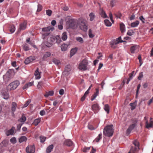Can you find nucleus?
<instances>
[{"label":"nucleus","instance_id":"cd10ccee","mask_svg":"<svg viewBox=\"0 0 153 153\" xmlns=\"http://www.w3.org/2000/svg\"><path fill=\"white\" fill-rule=\"evenodd\" d=\"M131 106V110H133L134 109L137 105V103L136 102H134L133 103H131L129 104Z\"/></svg>","mask_w":153,"mask_h":153},{"label":"nucleus","instance_id":"a19ab883","mask_svg":"<svg viewBox=\"0 0 153 153\" xmlns=\"http://www.w3.org/2000/svg\"><path fill=\"white\" fill-rule=\"evenodd\" d=\"M26 120V118L25 116L22 115V117L18 120V121L21 122H24Z\"/></svg>","mask_w":153,"mask_h":153},{"label":"nucleus","instance_id":"f03ea898","mask_svg":"<svg viewBox=\"0 0 153 153\" xmlns=\"http://www.w3.org/2000/svg\"><path fill=\"white\" fill-rule=\"evenodd\" d=\"M112 127L113 125H112L105 127L104 129V135L109 137L112 136L114 132Z\"/></svg>","mask_w":153,"mask_h":153},{"label":"nucleus","instance_id":"4be33fe9","mask_svg":"<svg viewBox=\"0 0 153 153\" xmlns=\"http://www.w3.org/2000/svg\"><path fill=\"white\" fill-rule=\"evenodd\" d=\"M100 13L102 17L104 18H106L107 17V16L106 13L102 9H100Z\"/></svg>","mask_w":153,"mask_h":153},{"label":"nucleus","instance_id":"bf43d9fd","mask_svg":"<svg viewBox=\"0 0 153 153\" xmlns=\"http://www.w3.org/2000/svg\"><path fill=\"white\" fill-rule=\"evenodd\" d=\"M109 16L110 17V19L111 21H112L113 23L114 22V21L113 19V16L112 15L111 13H110L109 14Z\"/></svg>","mask_w":153,"mask_h":153},{"label":"nucleus","instance_id":"7c9ffc66","mask_svg":"<svg viewBox=\"0 0 153 153\" xmlns=\"http://www.w3.org/2000/svg\"><path fill=\"white\" fill-rule=\"evenodd\" d=\"M15 27L14 25H11L9 27V30L11 33H13L15 30Z\"/></svg>","mask_w":153,"mask_h":153},{"label":"nucleus","instance_id":"0eeeda50","mask_svg":"<svg viewBox=\"0 0 153 153\" xmlns=\"http://www.w3.org/2000/svg\"><path fill=\"white\" fill-rule=\"evenodd\" d=\"M80 28L81 30L84 31H86L88 29V26L87 25V22L85 21H82L79 25Z\"/></svg>","mask_w":153,"mask_h":153},{"label":"nucleus","instance_id":"dca6fc26","mask_svg":"<svg viewBox=\"0 0 153 153\" xmlns=\"http://www.w3.org/2000/svg\"><path fill=\"white\" fill-rule=\"evenodd\" d=\"M138 46L137 45L131 46L130 48V51L132 53H134L136 51H138Z\"/></svg>","mask_w":153,"mask_h":153},{"label":"nucleus","instance_id":"f8f14e48","mask_svg":"<svg viewBox=\"0 0 153 153\" xmlns=\"http://www.w3.org/2000/svg\"><path fill=\"white\" fill-rule=\"evenodd\" d=\"M123 41L121 40V36L119 37L118 38L116 39L112 40L111 42L113 45H116L119 43L122 42Z\"/></svg>","mask_w":153,"mask_h":153},{"label":"nucleus","instance_id":"393cba45","mask_svg":"<svg viewBox=\"0 0 153 153\" xmlns=\"http://www.w3.org/2000/svg\"><path fill=\"white\" fill-rule=\"evenodd\" d=\"M53 148V146L52 144H51L47 148L46 153H50Z\"/></svg>","mask_w":153,"mask_h":153},{"label":"nucleus","instance_id":"5701e85b","mask_svg":"<svg viewBox=\"0 0 153 153\" xmlns=\"http://www.w3.org/2000/svg\"><path fill=\"white\" fill-rule=\"evenodd\" d=\"M64 144L65 145L70 146L73 145V143L72 141L70 140H68L64 142Z\"/></svg>","mask_w":153,"mask_h":153},{"label":"nucleus","instance_id":"603ef678","mask_svg":"<svg viewBox=\"0 0 153 153\" xmlns=\"http://www.w3.org/2000/svg\"><path fill=\"white\" fill-rule=\"evenodd\" d=\"M40 142L41 143H43L45 141L46 137H45L40 136Z\"/></svg>","mask_w":153,"mask_h":153},{"label":"nucleus","instance_id":"c85d7f7f","mask_svg":"<svg viewBox=\"0 0 153 153\" xmlns=\"http://www.w3.org/2000/svg\"><path fill=\"white\" fill-rule=\"evenodd\" d=\"M27 140V138L25 136H22L19 139V142L21 143L24 141L26 142Z\"/></svg>","mask_w":153,"mask_h":153},{"label":"nucleus","instance_id":"a18cd8bd","mask_svg":"<svg viewBox=\"0 0 153 153\" xmlns=\"http://www.w3.org/2000/svg\"><path fill=\"white\" fill-rule=\"evenodd\" d=\"M23 49L25 51L29 50V47L27 44H25L22 46Z\"/></svg>","mask_w":153,"mask_h":153},{"label":"nucleus","instance_id":"423d86ee","mask_svg":"<svg viewBox=\"0 0 153 153\" xmlns=\"http://www.w3.org/2000/svg\"><path fill=\"white\" fill-rule=\"evenodd\" d=\"M20 82L18 80H16L11 83L8 86V88L10 90H14L16 89L19 85Z\"/></svg>","mask_w":153,"mask_h":153},{"label":"nucleus","instance_id":"ddd939ff","mask_svg":"<svg viewBox=\"0 0 153 153\" xmlns=\"http://www.w3.org/2000/svg\"><path fill=\"white\" fill-rule=\"evenodd\" d=\"M71 70V66L70 65H67L65 68V70L63 72L64 75H68Z\"/></svg>","mask_w":153,"mask_h":153},{"label":"nucleus","instance_id":"4d7b16f0","mask_svg":"<svg viewBox=\"0 0 153 153\" xmlns=\"http://www.w3.org/2000/svg\"><path fill=\"white\" fill-rule=\"evenodd\" d=\"M10 142L13 143H15L16 142V138L15 137H12V138L10 140Z\"/></svg>","mask_w":153,"mask_h":153},{"label":"nucleus","instance_id":"412c9836","mask_svg":"<svg viewBox=\"0 0 153 153\" xmlns=\"http://www.w3.org/2000/svg\"><path fill=\"white\" fill-rule=\"evenodd\" d=\"M51 55V53L50 52H46L44 54L43 56L42 57V59L44 60H45L47 58L49 57Z\"/></svg>","mask_w":153,"mask_h":153},{"label":"nucleus","instance_id":"6e6552de","mask_svg":"<svg viewBox=\"0 0 153 153\" xmlns=\"http://www.w3.org/2000/svg\"><path fill=\"white\" fill-rule=\"evenodd\" d=\"M35 148L34 145L29 146L26 149L27 153H34L35 152Z\"/></svg>","mask_w":153,"mask_h":153},{"label":"nucleus","instance_id":"6e6d98bb","mask_svg":"<svg viewBox=\"0 0 153 153\" xmlns=\"http://www.w3.org/2000/svg\"><path fill=\"white\" fill-rule=\"evenodd\" d=\"M133 32L132 30H128L127 33V34L129 36H131L133 35Z\"/></svg>","mask_w":153,"mask_h":153},{"label":"nucleus","instance_id":"f704fd0d","mask_svg":"<svg viewBox=\"0 0 153 153\" xmlns=\"http://www.w3.org/2000/svg\"><path fill=\"white\" fill-rule=\"evenodd\" d=\"M61 38L62 40L63 41H65L67 39V36L66 32H64L62 33Z\"/></svg>","mask_w":153,"mask_h":153},{"label":"nucleus","instance_id":"e2e57ef3","mask_svg":"<svg viewBox=\"0 0 153 153\" xmlns=\"http://www.w3.org/2000/svg\"><path fill=\"white\" fill-rule=\"evenodd\" d=\"M153 102V97L152 98L150 99L149 102H147L148 105H149L151 103H152Z\"/></svg>","mask_w":153,"mask_h":153},{"label":"nucleus","instance_id":"c9c22d12","mask_svg":"<svg viewBox=\"0 0 153 153\" xmlns=\"http://www.w3.org/2000/svg\"><path fill=\"white\" fill-rule=\"evenodd\" d=\"M2 95L4 99H7L9 97V94L6 92H4L2 93Z\"/></svg>","mask_w":153,"mask_h":153},{"label":"nucleus","instance_id":"b1692460","mask_svg":"<svg viewBox=\"0 0 153 153\" xmlns=\"http://www.w3.org/2000/svg\"><path fill=\"white\" fill-rule=\"evenodd\" d=\"M120 29L121 33H123L125 31V27L123 23L120 24Z\"/></svg>","mask_w":153,"mask_h":153},{"label":"nucleus","instance_id":"20e7f679","mask_svg":"<svg viewBox=\"0 0 153 153\" xmlns=\"http://www.w3.org/2000/svg\"><path fill=\"white\" fill-rule=\"evenodd\" d=\"M132 124L130 125L126 131V133L127 134H130L132 130L136 126L137 121L135 119H131Z\"/></svg>","mask_w":153,"mask_h":153},{"label":"nucleus","instance_id":"4468645a","mask_svg":"<svg viewBox=\"0 0 153 153\" xmlns=\"http://www.w3.org/2000/svg\"><path fill=\"white\" fill-rule=\"evenodd\" d=\"M34 60V58L32 56H30L25 59L24 63L26 64H27L33 62Z\"/></svg>","mask_w":153,"mask_h":153},{"label":"nucleus","instance_id":"c756f323","mask_svg":"<svg viewBox=\"0 0 153 153\" xmlns=\"http://www.w3.org/2000/svg\"><path fill=\"white\" fill-rule=\"evenodd\" d=\"M77 48H76L72 49L71 51L70 56H73L77 52Z\"/></svg>","mask_w":153,"mask_h":153},{"label":"nucleus","instance_id":"680f3d73","mask_svg":"<svg viewBox=\"0 0 153 153\" xmlns=\"http://www.w3.org/2000/svg\"><path fill=\"white\" fill-rule=\"evenodd\" d=\"M139 19H140L142 21V23H145V19L143 18V16H140L139 17Z\"/></svg>","mask_w":153,"mask_h":153},{"label":"nucleus","instance_id":"3c124183","mask_svg":"<svg viewBox=\"0 0 153 153\" xmlns=\"http://www.w3.org/2000/svg\"><path fill=\"white\" fill-rule=\"evenodd\" d=\"M52 11L51 10H46V13L47 15L50 16L52 14Z\"/></svg>","mask_w":153,"mask_h":153},{"label":"nucleus","instance_id":"774afa93","mask_svg":"<svg viewBox=\"0 0 153 153\" xmlns=\"http://www.w3.org/2000/svg\"><path fill=\"white\" fill-rule=\"evenodd\" d=\"M27 84L28 86V88L29 87H30V86L33 85V82H28V83H27Z\"/></svg>","mask_w":153,"mask_h":153},{"label":"nucleus","instance_id":"8fccbe9b","mask_svg":"<svg viewBox=\"0 0 153 153\" xmlns=\"http://www.w3.org/2000/svg\"><path fill=\"white\" fill-rule=\"evenodd\" d=\"M43 83L42 82H39L38 83L37 85V87L38 89H41L42 88V85Z\"/></svg>","mask_w":153,"mask_h":153},{"label":"nucleus","instance_id":"864d4df0","mask_svg":"<svg viewBox=\"0 0 153 153\" xmlns=\"http://www.w3.org/2000/svg\"><path fill=\"white\" fill-rule=\"evenodd\" d=\"M143 72H141L139 74V75L138 77V79L139 80H141V79L143 77Z\"/></svg>","mask_w":153,"mask_h":153},{"label":"nucleus","instance_id":"9b49d317","mask_svg":"<svg viewBox=\"0 0 153 153\" xmlns=\"http://www.w3.org/2000/svg\"><path fill=\"white\" fill-rule=\"evenodd\" d=\"M67 22L70 27L71 28H73L74 27L75 25V21L74 19L69 18Z\"/></svg>","mask_w":153,"mask_h":153},{"label":"nucleus","instance_id":"39448f33","mask_svg":"<svg viewBox=\"0 0 153 153\" xmlns=\"http://www.w3.org/2000/svg\"><path fill=\"white\" fill-rule=\"evenodd\" d=\"M13 73L10 71H8L6 74L3 76V78L5 82L7 83L13 78Z\"/></svg>","mask_w":153,"mask_h":153},{"label":"nucleus","instance_id":"de8ad7c7","mask_svg":"<svg viewBox=\"0 0 153 153\" xmlns=\"http://www.w3.org/2000/svg\"><path fill=\"white\" fill-rule=\"evenodd\" d=\"M53 62L56 65H58L60 63V61L55 58H54L53 60Z\"/></svg>","mask_w":153,"mask_h":153},{"label":"nucleus","instance_id":"69168bd1","mask_svg":"<svg viewBox=\"0 0 153 153\" xmlns=\"http://www.w3.org/2000/svg\"><path fill=\"white\" fill-rule=\"evenodd\" d=\"M45 111L44 110H41L40 112V115L41 116H43L45 114Z\"/></svg>","mask_w":153,"mask_h":153},{"label":"nucleus","instance_id":"f257e3e1","mask_svg":"<svg viewBox=\"0 0 153 153\" xmlns=\"http://www.w3.org/2000/svg\"><path fill=\"white\" fill-rule=\"evenodd\" d=\"M47 37V41L44 42L46 46L48 47H51L53 45V43H56L58 44L60 43L62 40L59 35H56V36L50 35L49 33H45L42 34L43 39H45Z\"/></svg>","mask_w":153,"mask_h":153},{"label":"nucleus","instance_id":"37998d69","mask_svg":"<svg viewBox=\"0 0 153 153\" xmlns=\"http://www.w3.org/2000/svg\"><path fill=\"white\" fill-rule=\"evenodd\" d=\"M40 122V119L38 118L37 119L34 120L33 123L35 126H37Z\"/></svg>","mask_w":153,"mask_h":153},{"label":"nucleus","instance_id":"09e8293b","mask_svg":"<svg viewBox=\"0 0 153 153\" xmlns=\"http://www.w3.org/2000/svg\"><path fill=\"white\" fill-rule=\"evenodd\" d=\"M76 39L81 43H82L83 42V40L82 38L81 37H77L76 38Z\"/></svg>","mask_w":153,"mask_h":153},{"label":"nucleus","instance_id":"473e14b6","mask_svg":"<svg viewBox=\"0 0 153 153\" xmlns=\"http://www.w3.org/2000/svg\"><path fill=\"white\" fill-rule=\"evenodd\" d=\"M68 47V45L65 44H63L61 46V50L62 51H65L67 50Z\"/></svg>","mask_w":153,"mask_h":153},{"label":"nucleus","instance_id":"7ed1b4c3","mask_svg":"<svg viewBox=\"0 0 153 153\" xmlns=\"http://www.w3.org/2000/svg\"><path fill=\"white\" fill-rule=\"evenodd\" d=\"M88 61L86 59H84L79 64V69L80 70L85 71L88 69Z\"/></svg>","mask_w":153,"mask_h":153},{"label":"nucleus","instance_id":"ea45409f","mask_svg":"<svg viewBox=\"0 0 153 153\" xmlns=\"http://www.w3.org/2000/svg\"><path fill=\"white\" fill-rule=\"evenodd\" d=\"M126 79H124L123 80L122 83L121 84V85H120V86L118 88L119 90H121L122 88L124 86L126 82Z\"/></svg>","mask_w":153,"mask_h":153},{"label":"nucleus","instance_id":"79ce46f5","mask_svg":"<svg viewBox=\"0 0 153 153\" xmlns=\"http://www.w3.org/2000/svg\"><path fill=\"white\" fill-rule=\"evenodd\" d=\"M153 124V123L152 121L150 123H149L147 121L146 122V128H148L152 127Z\"/></svg>","mask_w":153,"mask_h":153},{"label":"nucleus","instance_id":"e433bc0d","mask_svg":"<svg viewBox=\"0 0 153 153\" xmlns=\"http://www.w3.org/2000/svg\"><path fill=\"white\" fill-rule=\"evenodd\" d=\"M90 17V20L91 21H92L95 17V16L94 13H91L89 15Z\"/></svg>","mask_w":153,"mask_h":153},{"label":"nucleus","instance_id":"5fc2aeb1","mask_svg":"<svg viewBox=\"0 0 153 153\" xmlns=\"http://www.w3.org/2000/svg\"><path fill=\"white\" fill-rule=\"evenodd\" d=\"M42 6L41 5L39 4L38 5V9H37V11L38 12L42 10Z\"/></svg>","mask_w":153,"mask_h":153},{"label":"nucleus","instance_id":"2eb2a0df","mask_svg":"<svg viewBox=\"0 0 153 153\" xmlns=\"http://www.w3.org/2000/svg\"><path fill=\"white\" fill-rule=\"evenodd\" d=\"M41 73V72L39 71V68H37L34 73L35 78L36 79H39L41 78L40 75Z\"/></svg>","mask_w":153,"mask_h":153},{"label":"nucleus","instance_id":"2f4dec72","mask_svg":"<svg viewBox=\"0 0 153 153\" xmlns=\"http://www.w3.org/2000/svg\"><path fill=\"white\" fill-rule=\"evenodd\" d=\"M133 144L134 145V146L137 147L138 149H139V142L136 140H134L133 142Z\"/></svg>","mask_w":153,"mask_h":153},{"label":"nucleus","instance_id":"6ab92c4d","mask_svg":"<svg viewBox=\"0 0 153 153\" xmlns=\"http://www.w3.org/2000/svg\"><path fill=\"white\" fill-rule=\"evenodd\" d=\"M138 148L131 146L128 153H136Z\"/></svg>","mask_w":153,"mask_h":153},{"label":"nucleus","instance_id":"aec40b11","mask_svg":"<svg viewBox=\"0 0 153 153\" xmlns=\"http://www.w3.org/2000/svg\"><path fill=\"white\" fill-rule=\"evenodd\" d=\"M54 29V27H48L43 28L42 31L44 32H46V33H48V32L50 30L53 31Z\"/></svg>","mask_w":153,"mask_h":153},{"label":"nucleus","instance_id":"c03bdc74","mask_svg":"<svg viewBox=\"0 0 153 153\" xmlns=\"http://www.w3.org/2000/svg\"><path fill=\"white\" fill-rule=\"evenodd\" d=\"M102 134H100L95 139V141L97 142H98L102 138Z\"/></svg>","mask_w":153,"mask_h":153},{"label":"nucleus","instance_id":"58836bf2","mask_svg":"<svg viewBox=\"0 0 153 153\" xmlns=\"http://www.w3.org/2000/svg\"><path fill=\"white\" fill-rule=\"evenodd\" d=\"M105 110L107 112V114H108L109 112V107L108 105L106 104L105 105L104 107Z\"/></svg>","mask_w":153,"mask_h":153},{"label":"nucleus","instance_id":"a878e982","mask_svg":"<svg viewBox=\"0 0 153 153\" xmlns=\"http://www.w3.org/2000/svg\"><path fill=\"white\" fill-rule=\"evenodd\" d=\"M139 24V22L137 20L131 24V27H137Z\"/></svg>","mask_w":153,"mask_h":153},{"label":"nucleus","instance_id":"1a4fd4ad","mask_svg":"<svg viewBox=\"0 0 153 153\" xmlns=\"http://www.w3.org/2000/svg\"><path fill=\"white\" fill-rule=\"evenodd\" d=\"M27 22L26 21H24L23 22L21 23L19 25L18 31L25 30L27 28Z\"/></svg>","mask_w":153,"mask_h":153},{"label":"nucleus","instance_id":"a211bd4d","mask_svg":"<svg viewBox=\"0 0 153 153\" xmlns=\"http://www.w3.org/2000/svg\"><path fill=\"white\" fill-rule=\"evenodd\" d=\"M17 106V104L15 102H13L12 103L11 110L13 114H14V112L16 110Z\"/></svg>","mask_w":153,"mask_h":153},{"label":"nucleus","instance_id":"338daca9","mask_svg":"<svg viewBox=\"0 0 153 153\" xmlns=\"http://www.w3.org/2000/svg\"><path fill=\"white\" fill-rule=\"evenodd\" d=\"M59 94L60 95H62L64 94V90L63 89H61L59 91Z\"/></svg>","mask_w":153,"mask_h":153},{"label":"nucleus","instance_id":"4c0bfd02","mask_svg":"<svg viewBox=\"0 0 153 153\" xmlns=\"http://www.w3.org/2000/svg\"><path fill=\"white\" fill-rule=\"evenodd\" d=\"M88 34L89 37L90 38H93L95 36L94 34H93L92 31L91 29H90L89 30Z\"/></svg>","mask_w":153,"mask_h":153},{"label":"nucleus","instance_id":"0e129e2a","mask_svg":"<svg viewBox=\"0 0 153 153\" xmlns=\"http://www.w3.org/2000/svg\"><path fill=\"white\" fill-rule=\"evenodd\" d=\"M116 0H112L110 2V4L112 7L114 6V4L115 3Z\"/></svg>","mask_w":153,"mask_h":153},{"label":"nucleus","instance_id":"13d9d810","mask_svg":"<svg viewBox=\"0 0 153 153\" xmlns=\"http://www.w3.org/2000/svg\"><path fill=\"white\" fill-rule=\"evenodd\" d=\"M30 102V101L29 100L27 101L25 104L24 105L23 107L25 108L27 107Z\"/></svg>","mask_w":153,"mask_h":153},{"label":"nucleus","instance_id":"9d476101","mask_svg":"<svg viewBox=\"0 0 153 153\" xmlns=\"http://www.w3.org/2000/svg\"><path fill=\"white\" fill-rule=\"evenodd\" d=\"M91 108L92 111L95 113H97L100 110L99 106L97 104H95L91 106Z\"/></svg>","mask_w":153,"mask_h":153},{"label":"nucleus","instance_id":"f3484780","mask_svg":"<svg viewBox=\"0 0 153 153\" xmlns=\"http://www.w3.org/2000/svg\"><path fill=\"white\" fill-rule=\"evenodd\" d=\"M15 127H12L11 129L7 130L6 131V134L7 136H8L10 135L13 134L14 132V130Z\"/></svg>","mask_w":153,"mask_h":153},{"label":"nucleus","instance_id":"72a5a7b5","mask_svg":"<svg viewBox=\"0 0 153 153\" xmlns=\"http://www.w3.org/2000/svg\"><path fill=\"white\" fill-rule=\"evenodd\" d=\"M105 25L108 27H110L111 25V23L108 19H105L104 21Z\"/></svg>","mask_w":153,"mask_h":153},{"label":"nucleus","instance_id":"49530a36","mask_svg":"<svg viewBox=\"0 0 153 153\" xmlns=\"http://www.w3.org/2000/svg\"><path fill=\"white\" fill-rule=\"evenodd\" d=\"M114 15L116 17L120 19L121 18V17L122 16L121 14L119 12H118L117 13H115L114 14Z\"/></svg>","mask_w":153,"mask_h":153},{"label":"nucleus","instance_id":"052dcab7","mask_svg":"<svg viewBox=\"0 0 153 153\" xmlns=\"http://www.w3.org/2000/svg\"><path fill=\"white\" fill-rule=\"evenodd\" d=\"M96 92L93 95L94 96L96 97L97 96H98L99 94V90L98 88H96Z\"/></svg>","mask_w":153,"mask_h":153},{"label":"nucleus","instance_id":"bb28decb","mask_svg":"<svg viewBox=\"0 0 153 153\" xmlns=\"http://www.w3.org/2000/svg\"><path fill=\"white\" fill-rule=\"evenodd\" d=\"M54 94L53 91H50L48 92H46L44 95V96L46 97H48L49 96H52Z\"/></svg>","mask_w":153,"mask_h":153}]
</instances>
